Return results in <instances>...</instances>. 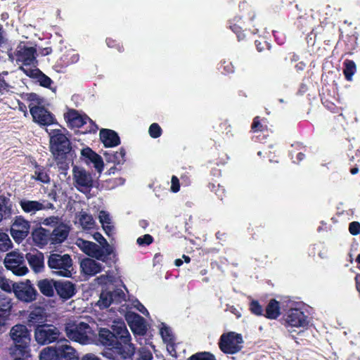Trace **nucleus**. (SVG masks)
Returning <instances> with one entry per match:
<instances>
[{
    "instance_id": "1",
    "label": "nucleus",
    "mask_w": 360,
    "mask_h": 360,
    "mask_svg": "<svg viewBox=\"0 0 360 360\" xmlns=\"http://www.w3.org/2000/svg\"><path fill=\"white\" fill-rule=\"evenodd\" d=\"M65 129L58 124L54 128L46 129L50 137V149L56 158L67 154L70 150V143L65 135Z\"/></svg>"
},
{
    "instance_id": "2",
    "label": "nucleus",
    "mask_w": 360,
    "mask_h": 360,
    "mask_svg": "<svg viewBox=\"0 0 360 360\" xmlns=\"http://www.w3.org/2000/svg\"><path fill=\"white\" fill-rule=\"evenodd\" d=\"M48 265L52 273L62 277H71L73 270L72 261L70 255L64 254H52L48 261Z\"/></svg>"
},
{
    "instance_id": "3",
    "label": "nucleus",
    "mask_w": 360,
    "mask_h": 360,
    "mask_svg": "<svg viewBox=\"0 0 360 360\" xmlns=\"http://www.w3.org/2000/svg\"><path fill=\"white\" fill-rule=\"evenodd\" d=\"M116 340L121 345V349L125 356H131L135 352V347L131 343V338L125 323L122 321H114L111 326Z\"/></svg>"
},
{
    "instance_id": "4",
    "label": "nucleus",
    "mask_w": 360,
    "mask_h": 360,
    "mask_svg": "<svg viewBox=\"0 0 360 360\" xmlns=\"http://www.w3.org/2000/svg\"><path fill=\"white\" fill-rule=\"evenodd\" d=\"M65 333L68 338L83 345L89 343L91 340L92 330L88 323L83 321L67 324Z\"/></svg>"
},
{
    "instance_id": "5",
    "label": "nucleus",
    "mask_w": 360,
    "mask_h": 360,
    "mask_svg": "<svg viewBox=\"0 0 360 360\" xmlns=\"http://www.w3.org/2000/svg\"><path fill=\"white\" fill-rule=\"evenodd\" d=\"M36 49L20 44L15 52L14 59L20 65V69L25 73V68L34 69L36 68Z\"/></svg>"
},
{
    "instance_id": "6",
    "label": "nucleus",
    "mask_w": 360,
    "mask_h": 360,
    "mask_svg": "<svg viewBox=\"0 0 360 360\" xmlns=\"http://www.w3.org/2000/svg\"><path fill=\"white\" fill-rule=\"evenodd\" d=\"M60 335L59 329L51 324L38 325L34 330L35 340L42 345L57 341Z\"/></svg>"
},
{
    "instance_id": "7",
    "label": "nucleus",
    "mask_w": 360,
    "mask_h": 360,
    "mask_svg": "<svg viewBox=\"0 0 360 360\" xmlns=\"http://www.w3.org/2000/svg\"><path fill=\"white\" fill-rule=\"evenodd\" d=\"M72 180L75 187L83 193L90 191L94 185L91 173L78 166H74L72 168Z\"/></svg>"
},
{
    "instance_id": "8",
    "label": "nucleus",
    "mask_w": 360,
    "mask_h": 360,
    "mask_svg": "<svg viewBox=\"0 0 360 360\" xmlns=\"http://www.w3.org/2000/svg\"><path fill=\"white\" fill-rule=\"evenodd\" d=\"M30 229V221L22 216H16L11 225V234L13 240L20 244L28 236Z\"/></svg>"
},
{
    "instance_id": "9",
    "label": "nucleus",
    "mask_w": 360,
    "mask_h": 360,
    "mask_svg": "<svg viewBox=\"0 0 360 360\" xmlns=\"http://www.w3.org/2000/svg\"><path fill=\"white\" fill-rule=\"evenodd\" d=\"M9 335L15 347L20 350L27 347L30 344V333L25 325H15L11 328Z\"/></svg>"
},
{
    "instance_id": "10",
    "label": "nucleus",
    "mask_w": 360,
    "mask_h": 360,
    "mask_svg": "<svg viewBox=\"0 0 360 360\" xmlns=\"http://www.w3.org/2000/svg\"><path fill=\"white\" fill-rule=\"evenodd\" d=\"M284 326L288 327L305 328L309 326V316L304 311L297 308H292L288 310L284 319Z\"/></svg>"
},
{
    "instance_id": "11",
    "label": "nucleus",
    "mask_w": 360,
    "mask_h": 360,
    "mask_svg": "<svg viewBox=\"0 0 360 360\" xmlns=\"http://www.w3.org/2000/svg\"><path fill=\"white\" fill-rule=\"evenodd\" d=\"M30 111L34 121L41 126H51V128H54L58 124L55 122L52 114L42 106L30 105Z\"/></svg>"
},
{
    "instance_id": "12",
    "label": "nucleus",
    "mask_w": 360,
    "mask_h": 360,
    "mask_svg": "<svg viewBox=\"0 0 360 360\" xmlns=\"http://www.w3.org/2000/svg\"><path fill=\"white\" fill-rule=\"evenodd\" d=\"M22 210L30 216L34 215L37 212L46 210H54L55 206L53 203L46 200H32L28 199H22L19 202Z\"/></svg>"
},
{
    "instance_id": "13",
    "label": "nucleus",
    "mask_w": 360,
    "mask_h": 360,
    "mask_svg": "<svg viewBox=\"0 0 360 360\" xmlns=\"http://www.w3.org/2000/svg\"><path fill=\"white\" fill-rule=\"evenodd\" d=\"M13 292L18 300L25 302H31L36 299L37 291L29 280L14 283Z\"/></svg>"
},
{
    "instance_id": "14",
    "label": "nucleus",
    "mask_w": 360,
    "mask_h": 360,
    "mask_svg": "<svg viewBox=\"0 0 360 360\" xmlns=\"http://www.w3.org/2000/svg\"><path fill=\"white\" fill-rule=\"evenodd\" d=\"M125 300V294L122 290L113 291H103L99 297L96 305L100 309H105L111 304H120Z\"/></svg>"
},
{
    "instance_id": "15",
    "label": "nucleus",
    "mask_w": 360,
    "mask_h": 360,
    "mask_svg": "<svg viewBox=\"0 0 360 360\" xmlns=\"http://www.w3.org/2000/svg\"><path fill=\"white\" fill-rule=\"evenodd\" d=\"M242 335L236 332L226 333V354H233L243 348Z\"/></svg>"
},
{
    "instance_id": "16",
    "label": "nucleus",
    "mask_w": 360,
    "mask_h": 360,
    "mask_svg": "<svg viewBox=\"0 0 360 360\" xmlns=\"http://www.w3.org/2000/svg\"><path fill=\"white\" fill-rule=\"evenodd\" d=\"M70 229V226L65 221L55 227L51 232V245H59L63 243L68 238Z\"/></svg>"
},
{
    "instance_id": "17",
    "label": "nucleus",
    "mask_w": 360,
    "mask_h": 360,
    "mask_svg": "<svg viewBox=\"0 0 360 360\" xmlns=\"http://www.w3.org/2000/svg\"><path fill=\"white\" fill-rule=\"evenodd\" d=\"M65 119L72 127L79 128L89 122L92 124L91 120L86 115H82L75 110H69L65 115Z\"/></svg>"
},
{
    "instance_id": "18",
    "label": "nucleus",
    "mask_w": 360,
    "mask_h": 360,
    "mask_svg": "<svg viewBox=\"0 0 360 360\" xmlns=\"http://www.w3.org/2000/svg\"><path fill=\"white\" fill-rule=\"evenodd\" d=\"M83 250L88 256L108 264L113 262L115 257L112 249H83Z\"/></svg>"
},
{
    "instance_id": "19",
    "label": "nucleus",
    "mask_w": 360,
    "mask_h": 360,
    "mask_svg": "<svg viewBox=\"0 0 360 360\" xmlns=\"http://www.w3.org/2000/svg\"><path fill=\"white\" fill-rule=\"evenodd\" d=\"M58 356H60L66 360H78L75 349L68 345V340L65 338L60 339L56 347Z\"/></svg>"
},
{
    "instance_id": "20",
    "label": "nucleus",
    "mask_w": 360,
    "mask_h": 360,
    "mask_svg": "<svg viewBox=\"0 0 360 360\" xmlns=\"http://www.w3.org/2000/svg\"><path fill=\"white\" fill-rule=\"evenodd\" d=\"M56 290L61 298L68 300L75 294L76 288L75 285L70 281H56Z\"/></svg>"
},
{
    "instance_id": "21",
    "label": "nucleus",
    "mask_w": 360,
    "mask_h": 360,
    "mask_svg": "<svg viewBox=\"0 0 360 360\" xmlns=\"http://www.w3.org/2000/svg\"><path fill=\"white\" fill-rule=\"evenodd\" d=\"M51 237L50 231L42 226L34 229L32 232L33 242L37 245L45 246L51 244Z\"/></svg>"
},
{
    "instance_id": "22",
    "label": "nucleus",
    "mask_w": 360,
    "mask_h": 360,
    "mask_svg": "<svg viewBox=\"0 0 360 360\" xmlns=\"http://www.w3.org/2000/svg\"><path fill=\"white\" fill-rule=\"evenodd\" d=\"M126 320L130 326L132 330L139 334H143L145 332L146 326L143 319L135 314L128 313L126 315Z\"/></svg>"
},
{
    "instance_id": "23",
    "label": "nucleus",
    "mask_w": 360,
    "mask_h": 360,
    "mask_svg": "<svg viewBox=\"0 0 360 360\" xmlns=\"http://www.w3.org/2000/svg\"><path fill=\"white\" fill-rule=\"evenodd\" d=\"M25 74L30 77V78H33L36 79L37 82L39 83V84L44 87H49L52 83V80L46 75H45L41 71H40L38 68H34V69H30L27 68H24Z\"/></svg>"
},
{
    "instance_id": "24",
    "label": "nucleus",
    "mask_w": 360,
    "mask_h": 360,
    "mask_svg": "<svg viewBox=\"0 0 360 360\" xmlns=\"http://www.w3.org/2000/svg\"><path fill=\"white\" fill-rule=\"evenodd\" d=\"M100 139L106 148L117 146L120 143L117 134L110 129L101 130Z\"/></svg>"
},
{
    "instance_id": "25",
    "label": "nucleus",
    "mask_w": 360,
    "mask_h": 360,
    "mask_svg": "<svg viewBox=\"0 0 360 360\" xmlns=\"http://www.w3.org/2000/svg\"><path fill=\"white\" fill-rule=\"evenodd\" d=\"M82 271L88 276H94L101 271V265L91 258L83 259L80 262Z\"/></svg>"
},
{
    "instance_id": "26",
    "label": "nucleus",
    "mask_w": 360,
    "mask_h": 360,
    "mask_svg": "<svg viewBox=\"0 0 360 360\" xmlns=\"http://www.w3.org/2000/svg\"><path fill=\"white\" fill-rule=\"evenodd\" d=\"M281 314L280 302L276 299H271L265 308L264 316L270 320H275Z\"/></svg>"
},
{
    "instance_id": "27",
    "label": "nucleus",
    "mask_w": 360,
    "mask_h": 360,
    "mask_svg": "<svg viewBox=\"0 0 360 360\" xmlns=\"http://www.w3.org/2000/svg\"><path fill=\"white\" fill-rule=\"evenodd\" d=\"M105 160L115 165H121L125 162V150L121 148L119 151L106 150L103 152Z\"/></svg>"
},
{
    "instance_id": "28",
    "label": "nucleus",
    "mask_w": 360,
    "mask_h": 360,
    "mask_svg": "<svg viewBox=\"0 0 360 360\" xmlns=\"http://www.w3.org/2000/svg\"><path fill=\"white\" fill-rule=\"evenodd\" d=\"M27 259L35 272H39L44 268V255L41 252H37L34 254L27 253Z\"/></svg>"
},
{
    "instance_id": "29",
    "label": "nucleus",
    "mask_w": 360,
    "mask_h": 360,
    "mask_svg": "<svg viewBox=\"0 0 360 360\" xmlns=\"http://www.w3.org/2000/svg\"><path fill=\"white\" fill-rule=\"evenodd\" d=\"M56 281L53 280L42 279L38 281L37 287L44 295L52 297L54 295V289L56 290Z\"/></svg>"
},
{
    "instance_id": "30",
    "label": "nucleus",
    "mask_w": 360,
    "mask_h": 360,
    "mask_svg": "<svg viewBox=\"0 0 360 360\" xmlns=\"http://www.w3.org/2000/svg\"><path fill=\"white\" fill-rule=\"evenodd\" d=\"M46 312L44 308L37 307L34 308L30 313L28 322L30 324L42 323L46 320Z\"/></svg>"
},
{
    "instance_id": "31",
    "label": "nucleus",
    "mask_w": 360,
    "mask_h": 360,
    "mask_svg": "<svg viewBox=\"0 0 360 360\" xmlns=\"http://www.w3.org/2000/svg\"><path fill=\"white\" fill-rule=\"evenodd\" d=\"M23 263V257L15 252L8 253L4 259L5 266L8 269H15Z\"/></svg>"
},
{
    "instance_id": "32",
    "label": "nucleus",
    "mask_w": 360,
    "mask_h": 360,
    "mask_svg": "<svg viewBox=\"0 0 360 360\" xmlns=\"http://www.w3.org/2000/svg\"><path fill=\"white\" fill-rule=\"evenodd\" d=\"M99 341L105 346H114L116 342L115 334L107 328H100Z\"/></svg>"
},
{
    "instance_id": "33",
    "label": "nucleus",
    "mask_w": 360,
    "mask_h": 360,
    "mask_svg": "<svg viewBox=\"0 0 360 360\" xmlns=\"http://www.w3.org/2000/svg\"><path fill=\"white\" fill-rule=\"evenodd\" d=\"M77 219L84 229H91L94 227L95 221L93 217L84 211L79 212Z\"/></svg>"
},
{
    "instance_id": "34",
    "label": "nucleus",
    "mask_w": 360,
    "mask_h": 360,
    "mask_svg": "<svg viewBox=\"0 0 360 360\" xmlns=\"http://www.w3.org/2000/svg\"><path fill=\"white\" fill-rule=\"evenodd\" d=\"M12 205L9 200L3 198L0 202V222L3 219H8L12 215Z\"/></svg>"
},
{
    "instance_id": "35",
    "label": "nucleus",
    "mask_w": 360,
    "mask_h": 360,
    "mask_svg": "<svg viewBox=\"0 0 360 360\" xmlns=\"http://www.w3.org/2000/svg\"><path fill=\"white\" fill-rule=\"evenodd\" d=\"M356 71V66L352 60L345 59L343 62V74L346 80L352 81Z\"/></svg>"
},
{
    "instance_id": "36",
    "label": "nucleus",
    "mask_w": 360,
    "mask_h": 360,
    "mask_svg": "<svg viewBox=\"0 0 360 360\" xmlns=\"http://www.w3.org/2000/svg\"><path fill=\"white\" fill-rule=\"evenodd\" d=\"M98 219L105 233L109 236L112 231L110 214L107 212L102 210L99 212Z\"/></svg>"
},
{
    "instance_id": "37",
    "label": "nucleus",
    "mask_w": 360,
    "mask_h": 360,
    "mask_svg": "<svg viewBox=\"0 0 360 360\" xmlns=\"http://www.w3.org/2000/svg\"><path fill=\"white\" fill-rule=\"evenodd\" d=\"M63 222H65V221L62 217L52 215L46 218H42L39 221V224L55 229V227L60 226Z\"/></svg>"
},
{
    "instance_id": "38",
    "label": "nucleus",
    "mask_w": 360,
    "mask_h": 360,
    "mask_svg": "<svg viewBox=\"0 0 360 360\" xmlns=\"http://www.w3.org/2000/svg\"><path fill=\"white\" fill-rule=\"evenodd\" d=\"M11 307V298L6 294L0 292V312L8 313Z\"/></svg>"
},
{
    "instance_id": "39",
    "label": "nucleus",
    "mask_w": 360,
    "mask_h": 360,
    "mask_svg": "<svg viewBox=\"0 0 360 360\" xmlns=\"http://www.w3.org/2000/svg\"><path fill=\"white\" fill-rule=\"evenodd\" d=\"M32 178L44 184H48L50 181L46 169L41 167H36Z\"/></svg>"
},
{
    "instance_id": "40",
    "label": "nucleus",
    "mask_w": 360,
    "mask_h": 360,
    "mask_svg": "<svg viewBox=\"0 0 360 360\" xmlns=\"http://www.w3.org/2000/svg\"><path fill=\"white\" fill-rule=\"evenodd\" d=\"M39 360H58V355L56 348H44L40 353Z\"/></svg>"
},
{
    "instance_id": "41",
    "label": "nucleus",
    "mask_w": 360,
    "mask_h": 360,
    "mask_svg": "<svg viewBox=\"0 0 360 360\" xmlns=\"http://www.w3.org/2000/svg\"><path fill=\"white\" fill-rule=\"evenodd\" d=\"M358 36L356 34H352L348 36L346 41V54L352 55L354 51L356 50L358 46L357 43Z\"/></svg>"
},
{
    "instance_id": "42",
    "label": "nucleus",
    "mask_w": 360,
    "mask_h": 360,
    "mask_svg": "<svg viewBox=\"0 0 360 360\" xmlns=\"http://www.w3.org/2000/svg\"><path fill=\"white\" fill-rule=\"evenodd\" d=\"M249 310L251 314L261 316H264V310L263 309L262 306L260 304L258 300H252L249 303Z\"/></svg>"
},
{
    "instance_id": "43",
    "label": "nucleus",
    "mask_w": 360,
    "mask_h": 360,
    "mask_svg": "<svg viewBox=\"0 0 360 360\" xmlns=\"http://www.w3.org/2000/svg\"><path fill=\"white\" fill-rule=\"evenodd\" d=\"M229 29L233 33L236 34L238 41H240L245 39V35L242 30V27L240 25L230 22Z\"/></svg>"
},
{
    "instance_id": "44",
    "label": "nucleus",
    "mask_w": 360,
    "mask_h": 360,
    "mask_svg": "<svg viewBox=\"0 0 360 360\" xmlns=\"http://www.w3.org/2000/svg\"><path fill=\"white\" fill-rule=\"evenodd\" d=\"M89 161L94 164V167L96 171L98 173H101L103 169V161L102 158L95 153Z\"/></svg>"
},
{
    "instance_id": "45",
    "label": "nucleus",
    "mask_w": 360,
    "mask_h": 360,
    "mask_svg": "<svg viewBox=\"0 0 360 360\" xmlns=\"http://www.w3.org/2000/svg\"><path fill=\"white\" fill-rule=\"evenodd\" d=\"M89 161L94 164V167L96 171L98 173H101L103 169V161L102 158L95 153Z\"/></svg>"
},
{
    "instance_id": "46",
    "label": "nucleus",
    "mask_w": 360,
    "mask_h": 360,
    "mask_svg": "<svg viewBox=\"0 0 360 360\" xmlns=\"http://www.w3.org/2000/svg\"><path fill=\"white\" fill-rule=\"evenodd\" d=\"M0 288L6 292H11L12 290L14 291V283L0 276Z\"/></svg>"
},
{
    "instance_id": "47",
    "label": "nucleus",
    "mask_w": 360,
    "mask_h": 360,
    "mask_svg": "<svg viewBox=\"0 0 360 360\" xmlns=\"http://www.w3.org/2000/svg\"><path fill=\"white\" fill-rule=\"evenodd\" d=\"M148 133L152 138L157 139L161 136L162 129L158 124L153 123L148 129Z\"/></svg>"
},
{
    "instance_id": "48",
    "label": "nucleus",
    "mask_w": 360,
    "mask_h": 360,
    "mask_svg": "<svg viewBox=\"0 0 360 360\" xmlns=\"http://www.w3.org/2000/svg\"><path fill=\"white\" fill-rule=\"evenodd\" d=\"M212 189L214 191L218 198L222 200L225 195V188L224 186L216 181L212 184Z\"/></svg>"
},
{
    "instance_id": "49",
    "label": "nucleus",
    "mask_w": 360,
    "mask_h": 360,
    "mask_svg": "<svg viewBox=\"0 0 360 360\" xmlns=\"http://www.w3.org/2000/svg\"><path fill=\"white\" fill-rule=\"evenodd\" d=\"M189 360H214V356L208 352H201L193 354Z\"/></svg>"
},
{
    "instance_id": "50",
    "label": "nucleus",
    "mask_w": 360,
    "mask_h": 360,
    "mask_svg": "<svg viewBox=\"0 0 360 360\" xmlns=\"http://www.w3.org/2000/svg\"><path fill=\"white\" fill-rule=\"evenodd\" d=\"M264 127H266V126H264L260 121L259 117L257 116L253 119L251 128L253 131V132H262L263 131Z\"/></svg>"
},
{
    "instance_id": "51",
    "label": "nucleus",
    "mask_w": 360,
    "mask_h": 360,
    "mask_svg": "<svg viewBox=\"0 0 360 360\" xmlns=\"http://www.w3.org/2000/svg\"><path fill=\"white\" fill-rule=\"evenodd\" d=\"M11 240L8 235L4 232H0V248H11Z\"/></svg>"
},
{
    "instance_id": "52",
    "label": "nucleus",
    "mask_w": 360,
    "mask_h": 360,
    "mask_svg": "<svg viewBox=\"0 0 360 360\" xmlns=\"http://www.w3.org/2000/svg\"><path fill=\"white\" fill-rule=\"evenodd\" d=\"M153 241V237L149 234H146L137 238V244L140 246H147L150 245Z\"/></svg>"
},
{
    "instance_id": "53",
    "label": "nucleus",
    "mask_w": 360,
    "mask_h": 360,
    "mask_svg": "<svg viewBox=\"0 0 360 360\" xmlns=\"http://www.w3.org/2000/svg\"><path fill=\"white\" fill-rule=\"evenodd\" d=\"M140 360H152L153 354L151 352L146 348H141L139 352Z\"/></svg>"
},
{
    "instance_id": "54",
    "label": "nucleus",
    "mask_w": 360,
    "mask_h": 360,
    "mask_svg": "<svg viewBox=\"0 0 360 360\" xmlns=\"http://www.w3.org/2000/svg\"><path fill=\"white\" fill-rule=\"evenodd\" d=\"M349 231L353 235L356 236L360 233V223L359 221H352L349 224Z\"/></svg>"
},
{
    "instance_id": "55",
    "label": "nucleus",
    "mask_w": 360,
    "mask_h": 360,
    "mask_svg": "<svg viewBox=\"0 0 360 360\" xmlns=\"http://www.w3.org/2000/svg\"><path fill=\"white\" fill-rule=\"evenodd\" d=\"M11 270L13 271L14 274L17 276H24L28 271V269L22 263V264H19L18 267H15V269H11Z\"/></svg>"
},
{
    "instance_id": "56",
    "label": "nucleus",
    "mask_w": 360,
    "mask_h": 360,
    "mask_svg": "<svg viewBox=\"0 0 360 360\" xmlns=\"http://www.w3.org/2000/svg\"><path fill=\"white\" fill-rule=\"evenodd\" d=\"M180 189L179 180L176 176H172L171 179V191L177 193Z\"/></svg>"
},
{
    "instance_id": "57",
    "label": "nucleus",
    "mask_w": 360,
    "mask_h": 360,
    "mask_svg": "<svg viewBox=\"0 0 360 360\" xmlns=\"http://www.w3.org/2000/svg\"><path fill=\"white\" fill-rule=\"evenodd\" d=\"M160 334H161L162 338L164 340V341L169 342V341L172 340L170 330L168 328L162 327L160 329Z\"/></svg>"
},
{
    "instance_id": "58",
    "label": "nucleus",
    "mask_w": 360,
    "mask_h": 360,
    "mask_svg": "<svg viewBox=\"0 0 360 360\" xmlns=\"http://www.w3.org/2000/svg\"><path fill=\"white\" fill-rule=\"evenodd\" d=\"M273 36L278 45H282L285 43V36L283 34H280L277 31H273Z\"/></svg>"
},
{
    "instance_id": "59",
    "label": "nucleus",
    "mask_w": 360,
    "mask_h": 360,
    "mask_svg": "<svg viewBox=\"0 0 360 360\" xmlns=\"http://www.w3.org/2000/svg\"><path fill=\"white\" fill-rule=\"evenodd\" d=\"M285 61L288 60L290 63L297 62L300 60V56L295 53H290L284 58Z\"/></svg>"
},
{
    "instance_id": "60",
    "label": "nucleus",
    "mask_w": 360,
    "mask_h": 360,
    "mask_svg": "<svg viewBox=\"0 0 360 360\" xmlns=\"http://www.w3.org/2000/svg\"><path fill=\"white\" fill-rule=\"evenodd\" d=\"M134 307L139 310L140 312H141L143 314L148 316V312L146 307L140 303L138 300H136L134 304Z\"/></svg>"
},
{
    "instance_id": "61",
    "label": "nucleus",
    "mask_w": 360,
    "mask_h": 360,
    "mask_svg": "<svg viewBox=\"0 0 360 360\" xmlns=\"http://www.w3.org/2000/svg\"><path fill=\"white\" fill-rule=\"evenodd\" d=\"M77 245L80 248V245H82V248H98V245L95 243H93L91 242L85 241L83 240H80L77 243Z\"/></svg>"
},
{
    "instance_id": "62",
    "label": "nucleus",
    "mask_w": 360,
    "mask_h": 360,
    "mask_svg": "<svg viewBox=\"0 0 360 360\" xmlns=\"http://www.w3.org/2000/svg\"><path fill=\"white\" fill-rule=\"evenodd\" d=\"M81 154L83 157L90 160L95 154V152H94L90 148H86L82 150Z\"/></svg>"
},
{
    "instance_id": "63",
    "label": "nucleus",
    "mask_w": 360,
    "mask_h": 360,
    "mask_svg": "<svg viewBox=\"0 0 360 360\" xmlns=\"http://www.w3.org/2000/svg\"><path fill=\"white\" fill-rule=\"evenodd\" d=\"M315 37L316 34L314 33V30H311L310 33H309L306 37L307 43L308 46H314L315 43Z\"/></svg>"
},
{
    "instance_id": "64",
    "label": "nucleus",
    "mask_w": 360,
    "mask_h": 360,
    "mask_svg": "<svg viewBox=\"0 0 360 360\" xmlns=\"http://www.w3.org/2000/svg\"><path fill=\"white\" fill-rule=\"evenodd\" d=\"M94 238L96 240H97L101 245H102L103 247L102 248H105L104 245L107 243L106 242V240L103 238V236L99 233H96L94 235Z\"/></svg>"
}]
</instances>
